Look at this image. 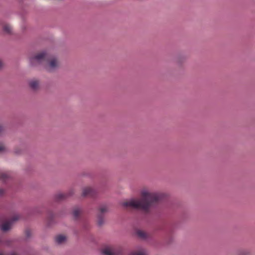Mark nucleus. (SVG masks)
Masks as SVG:
<instances>
[{"label":"nucleus","mask_w":255,"mask_h":255,"mask_svg":"<svg viewBox=\"0 0 255 255\" xmlns=\"http://www.w3.org/2000/svg\"><path fill=\"white\" fill-rule=\"evenodd\" d=\"M109 212V208L106 205H102L98 208L97 214V225L102 227L105 223V215Z\"/></svg>","instance_id":"obj_4"},{"label":"nucleus","mask_w":255,"mask_h":255,"mask_svg":"<svg viewBox=\"0 0 255 255\" xmlns=\"http://www.w3.org/2000/svg\"><path fill=\"white\" fill-rule=\"evenodd\" d=\"M11 178V176L8 173L0 172V180L6 182Z\"/></svg>","instance_id":"obj_14"},{"label":"nucleus","mask_w":255,"mask_h":255,"mask_svg":"<svg viewBox=\"0 0 255 255\" xmlns=\"http://www.w3.org/2000/svg\"><path fill=\"white\" fill-rule=\"evenodd\" d=\"M0 255H3V254H0Z\"/></svg>","instance_id":"obj_27"},{"label":"nucleus","mask_w":255,"mask_h":255,"mask_svg":"<svg viewBox=\"0 0 255 255\" xmlns=\"http://www.w3.org/2000/svg\"><path fill=\"white\" fill-rule=\"evenodd\" d=\"M8 151L7 148L2 143H0V153H5Z\"/></svg>","instance_id":"obj_18"},{"label":"nucleus","mask_w":255,"mask_h":255,"mask_svg":"<svg viewBox=\"0 0 255 255\" xmlns=\"http://www.w3.org/2000/svg\"><path fill=\"white\" fill-rule=\"evenodd\" d=\"M66 237L62 235H59L55 238V242L58 245L63 244L66 242Z\"/></svg>","instance_id":"obj_12"},{"label":"nucleus","mask_w":255,"mask_h":255,"mask_svg":"<svg viewBox=\"0 0 255 255\" xmlns=\"http://www.w3.org/2000/svg\"><path fill=\"white\" fill-rule=\"evenodd\" d=\"M74 194V192L73 190H70L64 193H59L55 195L54 200L57 202L62 201L72 196Z\"/></svg>","instance_id":"obj_5"},{"label":"nucleus","mask_w":255,"mask_h":255,"mask_svg":"<svg viewBox=\"0 0 255 255\" xmlns=\"http://www.w3.org/2000/svg\"><path fill=\"white\" fill-rule=\"evenodd\" d=\"M131 255H148L147 252L144 249H141L139 251H134L131 253Z\"/></svg>","instance_id":"obj_16"},{"label":"nucleus","mask_w":255,"mask_h":255,"mask_svg":"<svg viewBox=\"0 0 255 255\" xmlns=\"http://www.w3.org/2000/svg\"><path fill=\"white\" fill-rule=\"evenodd\" d=\"M25 238L26 240H28L31 237V232L29 229H27L25 231Z\"/></svg>","instance_id":"obj_20"},{"label":"nucleus","mask_w":255,"mask_h":255,"mask_svg":"<svg viewBox=\"0 0 255 255\" xmlns=\"http://www.w3.org/2000/svg\"><path fill=\"white\" fill-rule=\"evenodd\" d=\"M239 255H251V252L249 250H245L239 252Z\"/></svg>","instance_id":"obj_19"},{"label":"nucleus","mask_w":255,"mask_h":255,"mask_svg":"<svg viewBox=\"0 0 255 255\" xmlns=\"http://www.w3.org/2000/svg\"><path fill=\"white\" fill-rule=\"evenodd\" d=\"M19 217L18 215L14 216L9 222H5L3 223L1 225L0 229L3 232H7L10 230L12 224L18 220Z\"/></svg>","instance_id":"obj_7"},{"label":"nucleus","mask_w":255,"mask_h":255,"mask_svg":"<svg viewBox=\"0 0 255 255\" xmlns=\"http://www.w3.org/2000/svg\"><path fill=\"white\" fill-rule=\"evenodd\" d=\"M3 62L0 60V70L2 69L3 68Z\"/></svg>","instance_id":"obj_23"},{"label":"nucleus","mask_w":255,"mask_h":255,"mask_svg":"<svg viewBox=\"0 0 255 255\" xmlns=\"http://www.w3.org/2000/svg\"><path fill=\"white\" fill-rule=\"evenodd\" d=\"M10 255H15V254L14 253H11Z\"/></svg>","instance_id":"obj_26"},{"label":"nucleus","mask_w":255,"mask_h":255,"mask_svg":"<svg viewBox=\"0 0 255 255\" xmlns=\"http://www.w3.org/2000/svg\"><path fill=\"white\" fill-rule=\"evenodd\" d=\"M96 194L97 192L93 188L86 187L83 189L82 196L84 197H94Z\"/></svg>","instance_id":"obj_8"},{"label":"nucleus","mask_w":255,"mask_h":255,"mask_svg":"<svg viewBox=\"0 0 255 255\" xmlns=\"http://www.w3.org/2000/svg\"><path fill=\"white\" fill-rule=\"evenodd\" d=\"M3 30L7 34L12 35V31L11 26L8 24H5L3 26Z\"/></svg>","instance_id":"obj_15"},{"label":"nucleus","mask_w":255,"mask_h":255,"mask_svg":"<svg viewBox=\"0 0 255 255\" xmlns=\"http://www.w3.org/2000/svg\"><path fill=\"white\" fill-rule=\"evenodd\" d=\"M22 150L19 148H15L13 150V153L15 155H20L22 153Z\"/></svg>","instance_id":"obj_21"},{"label":"nucleus","mask_w":255,"mask_h":255,"mask_svg":"<svg viewBox=\"0 0 255 255\" xmlns=\"http://www.w3.org/2000/svg\"><path fill=\"white\" fill-rule=\"evenodd\" d=\"M60 62L55 56H48L47 60L43 65V68L48 72L52 73L56 71L59 67Z\"/></svg>","instance_id":"obj_3"},{"label":"nucleus","mask_w":255,"mask_h":255,"mask_svg":"<svg viewBox=\"0 0 255 255\" xmlns=\"http://www.w3.org/2000/svg\"><path fill=\"white\" fill-rule=\"evenodd\" d=\"M186 60V56L180 53L177 54L174 58V63L178 67L182 68L185 64Z\"/></svg>","instance_id":"obj_6"},{"label":"nucleus","mask_w":255,"mask_h":255,"mask_svg":"<svg viewBox=\"0 0 255 255\" xmlns=\"http://www.w3.org/2000/svg\"><path fill=\"white\" fill-rule=\"evenodd\" d=\"M54 215L52 212H48V225L49 226L51 225V224H52V221L53 219L54 218Z\"/></svg>","instance_id":"obj_17"},{"label":"nucleus","mask_w":255,"mask_h":255,"mask_svg":"<svg viewBox=\"0 0 255 255\" xmlns=\"http://www.w3.org/2000/svg\"><path fill=\"white\" fill-rule=\"evenodd\" d=\"M84 227V228H85V229H87V227L86 226H85V225L84 226V227Z\"/></svg>","instance_id":"obj_25"},{"label":"nucleus","mask_w":255,"mask_h":255,"mask_svg":"<svg viewBox=\"0 0 255 255\" xmlns=\"http://www.w3.org/2000/svg\"><path fill=\"white\" fill-rule=\"evenodd\" d=\"M30 89L33 92H37L40 89V81L38 79H32L28 82Z\"/></svg>","instance_id":"obj_9"},{"label":"nucleus","mask_w":255,"mask_h":255,"mask_svg":"<svg viewBox=\"0 0 255 255\" xmlns=\"http://www.w3.org/2000/svg\"><path fill=\"white\" fill-rule=\"evenodd\" d=\"M104 255H118L119 253L114 248L107 247L102 250Z\"/></svg>","instance_id":"obj_10"},{"label":"nucleus","mask_w":255,"mask_h":255,"mask_svg":"<svg viewBox=\"0 0 255 255\" xmlns=\"http://www.w3.org/2000/svg\"><path fill=\"white\" fill-rule=\"evenodd\" d=\"M49 55L46 50L37 52L29 58V64L31 67H36L42 66L45 63Z\"/></svg>","instance_id":"obj_2"},{"label":"nucleus","mask_w":255,"mask_h":255,"mask_svg":"<svg viewBox=\"0 0 255 255\" xmlns=\"http://www.w3.org/2000/svg\"><path fill=\"white\" fill-rule=\"evenodd\" d=\"M136 235L142 240H146L147 238V235L144 231L137 230L135 232Z\"/></svg>","instance_id":"obj_13"},{"label":"nucleus","mask_w":255,"mask_h":255,"mask_svg":"<svg viewBox=\"0 0 255 255\" xmlns=\"http://www.w3.org/2000/svg\"><path fill=\"white\" fill-rule=\"evenodd\" d=\"M142 198L135 200L130 199L123 202L122 205L124 207H129L132 208L147 211L154 204L162 201L165 197L164 194L156 192H149L146 189L141 191Z\"/></svg>","instance_id":"obj_1"},{"label":"nucleus","mask_w":255,"mask_h":255,"mask_svg":"<svg viewBox=\"0 0 255 255\" xmlns=\"http://www.w3.org/2000/svg\"><path fill=\"white\" fill-rule=\"evenodd\" d=\"M4 193V190L3 189L0 188V197L2 196Z\"/></svg>","instance_id":"obj_24"},{"label":"nucleus","mask_w":255,"mask_h":255,"mask_svg":"<svg viewBox=\"0 0 255 255\" xmlns=\"http://www.w3.org/2000/svg\"><path fill=\"white\" fill-rule=\"evenodd\" d=\"M5 130L4 126L0 124V134L3 132Z\"/></svg>","instance_id":"obj_22"},{"label":"nucleus","mask_w":255,"mask_h":255,"mask_svg":"<svg viewBox=\"0 0 255 255\" xmlns=\"http://www.w3.org/2000/svg\"><path fill=\"white\" fill-rule=\"evenodd\" d=\"M81 212V210L78 207H75L73 209L72 214L73 218L75 220H77L78 219Z\"/></svg>","instance_id":"obj_11"}]
</instances>
